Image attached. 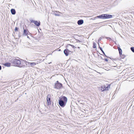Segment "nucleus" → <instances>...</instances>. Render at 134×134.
I'll list each match as a JSON object with an SVG mask.
<instances>
[{
	"label": "nucleus",
	"mask_w": 134,
	"mask_h": 134,
	"mask_svg": "<svg viewBox=\"0 0 134 134\" xmlns=\"http://www.w3.org/2000/svg\"><path fill=\"white\" fill-rule=\"evenodd\" d=\"M70 52L68 49H66L64 50V53L66 56H68L69 55V52Z\"/></svg>",
	"instance_id": "0eeeda50"
},
{
	"label": "nucleus",
	"mask_w": 134,
	"mask_h": 134,
	"mask_svg": "<svg viewBox=\"0 0 134 134\" xmlns=\"http://www.w3.org/2000/svg\"><path fill=\"white\" fill-rule=\"evenodd\" d=\"M83 23V20L82 19H80L78 21L77 23L78 25H80L82 24Z\"/></svg>",
	"instance_id": "6e6552de"
},
{
	"label": "nucleus",
	"mask_w": 134,
	"mask_h": 134,
	"mask_svg": "<svg viewBox=\"0 0 134 134\" xmlns=\"http://www.w3.org/2000/svg\"><path fill=\"white\" fill-rule=\"evenodd\" d=\"M112 17V16L111 15L108 14H103L99 16H97L96 18L101 19H106L108 18H111Z\"/></svg>",
	"instance_id": "f03ea898"
},
{
	"label": "nucleus",
	"mask_w": 134,
	"mask_h": 134,
	"mask_svg": "<svg viewBox=\"0 0 134 134\" xmlns=\"http://www.w3.org/2000/svg\"><path fill=\"white\" fill-rule=\"evenodd\" d=\"M30 21L31 23H33L37 26H39L40 25V21H37L31 20H30Z\"/></svg>",
	"instance_id": "39448f33"
},
{
	"label": "nucleus",
	"mask_w": 134,
	"mask_h": 134,
	"mask_svg": "<svg viewBox=\"0 0 134 134\" xmlns=\"http://www.w3.org/2000/svg\"><path fill=\"white\" fill-rule=\"evenodd\" d=\"M98 44H99V43L98 42Z\"/></svg>",
	"instance_id": "7c9ffc66"
},
{
	"label": "nucleus",
	"mask_w": 134,
	"mask_h": 134,
	"mask_svg": "<svg viewBox=\"0 0 134 134\" xmlns=\"http://www.w3.org/2000/svg\"><path fill=\"white\" fill-rule=\"evenodd\" d=\"M47 101L48 105L51 104V95L50 94H48L47 97Z\"/></svg>",
	"instance_id": "423d86ee"
},
{
	"label": "nucleus",
	"mask_w": 134,
	"mask_h": 134,
	"mask_svg": "<svg viewBox=\"0 0 134 134\" xmlns=\"http://www.w3.org/2000/svg\"><path fill=\"white\" fill-rule=\"evenodd\" d=\"M99 48H100V50L103 53H104V51H103L102 48L101 47H100L99 46Z\"/></svg>",
	"instance_id": "dca6fc26"
},
{
	"label": "nucleus",
	"mask_w": 134,
	"mask_h": 134,
	"mask_svg": "<svg viewBox=\"0 0 134 134\" xmlns=\"http://www.w3.org/2000/svg\"><path fill=\"white\" fill-rule=\"evenodd\" d=\"M27 38H29V36H28L27 35Z\"/></svg>",
	"instance_id": "bb28decb"
},
{
	"label": "nucleus",
	"mask_w": 134,
	"mask_h": 134,
	"mask_svg": "<svg viewBox=\"0 0 134 134\" xmlns=\"http://www.w3.org/2000/svg\"><path fill=\"white\" fill-rule=\"evenodd\" d=\"M103 37H101L99 38L98 40V42H99V41H101V40L103 38Z\"/></svg>",
	"instance_id": "f3484780"
},
{
	"label": "nucleus",
	"mask_w": 134,
	"mask_h": 134,
	"mask_svg": "<svg viewBox=\"0 0 134 134\" xmlns=\"http://www.w3.org/2000/svg\"><path fill=\"white\" fill-rule=\"evenodd\" d=\"M12 14L14 15L15 14L16 11L14 9H12L10 10Z\"/></svg>",
	"instance_id": "9d476101"
},
{
	"label": "nucleus",
	"mask_w": 134,
	"mask_h": 134,
	"mask_svg": "<svg viewBox=\"0 0 134 134\" xmlns=\"http://www.w3.org/2000/svg\"><path fill=\"white\" fill-rule=\"evenodd\" d=\"M30 63V65L32 67L34 66L36 64V63L34 62Z\"/></svg>",
	"instance_id": "ddd939ff"
},
{
	"label": "nucleus",
	"mask_w": 134,
	"mask_h": 134,
	"mask_svg": "<svg viewBox=\"0 0 134 134\" xmlns=\"http://www.w3.org/2000/svg\"><path fill=\"white\" fill-rule=\"evenodd\" d=\"M104 88H103V89H101V90L102 91H103L106 90V88H105V87H104Z\"/></svg>",
	"instance_id": "aec40b11"
},
{
	"label": "nucleus",
	"mask_w": 134,
	"mask_h": 134,
	"mask_svg": "<svg viewBox=\"0 0 134 134\" xmlns=\"http://www.w3.org/2000/svg\"><path fill=\"white\" fill-rule=\"evenodd\" d=\"M55 15H56V16H58V15H59L58 14H55Z\"/></svg>",
	"instance_id": "393cba45"
},
{
	"label": "nucleus",
	"mask_w": 134,
	"mask_h": 134,
	"mask_svg": "<svg viewBox=\"0 0 134 134\" xmlns=\"http://www.w3.org/2000/svg\"><path fill=\"white\" fill-rule=\"evenodd\" d=\"M77 48H80V47H77Z\"/></svg>",
	"instance_id": "c85d7f7f"
},
{
	"label": "nucleus",
	"mask_w": 134,
	"mask_h": 134,
	"mask_svg": "<svg viewBox=\"0 0 134 134\" xmlns=\"http://www.w3.org/2000/svg\"><path fill=\"white\" fill-rule=\"evenodd\" d=\"M131 51L133 53H134V47H131L130 48Z\"/></svg>",
	"instance_id": "2eb2a0df"
},
{
	"label": "nucleus",
	"mask_w": 134,
	"mask_h": 134,
	"mask_svg": "<svg viewBox=\"0 0 134 134\" xmlns=\"http://www.w3.org/2000/svg\"><path fill=\"white\" fill-rule=\"evenodd\" d=\"M105 55V56H106V57H107L106 55H105V53H103Z\"/></svg>",
	"instance_id": "a878e982"
},
{
	"label": "nucleus",
	"mask_w": 134,
	"mask_h": 134,
	"mask_svg": "<svg viewBox=\"0 0 134 134\" xmlns=\"http://www.w3.org/2000/svg\"><path fill=\"white\" fill-rule=\"evenodd\" d=\"M67 98L64 96H62L61 98H59L58 100V103L62 107H64L66 104L67 102Z\"/></svg>",
	"instance_id": "f257e3e1"
},
{
	"label": "nucleus",
	"mask_w": 134,
	"mask_h": 134,
	"mask_svg": "<svg viewBox=\"0 0 134 134\" xmlns=\"http://www.w3.org/2000/svg\"><path fill=\"white\" fill-rule=\"evenodd\" d=\"M21 61H22L21 62H22V63H23H23H25V61H24V60H21Z\"/></svg>",
	"instance_id": "412c9836"
},
{
	"label": "nucleus",
	"mask_w": 134,
	"mask_h": 134,
	"mask_svg": "<svg viewBox=\"0 0 134 134\" xmlns=\"http://www.w3.org/2000/svg\"><path fill=\"white\" fill-rule=\"evenodd\" d=\"M68 45L71 46L73 48H74L75 47H74V46L73 45H71V44H69Z\"/></svg>",
	"instance_id": "6ab92c4d"
},
{
	"label": "nucleus",
	"mask_w": 134,
	"mask_h": 134,
	"mask_svg": "<svg viewBox=\"0 0 134 134\" xmlns=\"http://www.w3.org/2000/svg\"><path fill=\"white\" fill-rule=\"evenodd\" d=\"M121 57L122 58H124V56H123L122 55H121Z\"/></svg>",
	"instance_id": "5701e85b"
},
{
	"label": "nucleus",
	"mask_w": 134,
	"mask_h": 134,
	"mask_svg": "<svg viewBox=\"0 0 134 134\" xmlns=\"http://www.w3.org/2000/svg\"><path fill=\"white\" fill-rule=\"evenodd\" d=\"M62 83H59L58 81L56 82L54 86V88L57 89H61L62 88Z\"/></svg>",
	"instance_id": "20e7f679"
},
{
	"label": "nucleus",
	"mask_w": 134,
	"mask_h": 134,
	"mask_svg": "<svg viewBox=\"0 0 134 134\" xmlns=\"http://www.w3.org/2000/svg\"><path fill=\"white\" fill-rule=\"evenodd\" d=\"M104 60L106 62H108V59L107 58H105Z\"/></svg>",
	"instance_id": "4be33fe9"
},
{
	"label": "nucleus",
	"mask_w": 134,
	"mask_h": 134,
	"mask_svg": "<svg viewBox=\"0 0 134 134\" xmlns=\"http://www.w3.org/2000/svg\"><path fill=\"white\" fill-rule=\"evenodd\" d=\"M110 85H109V86H108V87H110Z\"/></svg>",
	"instance_id": "c756f323"
},
{
	"label": "nucleus",
	"mask_w": 134,
	"mask_h": 134,
	"mask_svg": "<svg viewBox=\"0 0 134 134\" xmlns=\"http://www.w3.org/2000/svg\"><path fill=\"white\" fill-rule=\"evenodd\" d=\"M18 29H19L18 27H16L15 28V31H18Z\"/></svg>",
	"instance_id": "a211bd4d"
},
{
	"label": "nucleus",
	"mask_w": 134,
	"mask_h": 134,
	"mask_svg": "<svg viewBox=\"0 0 134 134\" xmlns=\"http://www.w3.org/2000/svg\"><path fill=\"white\" fill-rule=\"evenodd\" d=\"M2 69L1 66L0 65V70H1Z\"/></svg>",
	"instance_id": "b1692460"
},
{
	"label": "nucleus",
	"mask_w": 134,
	"mask_h": 134,
	"mask_svg": "<svg viewBox=\"0 0 134 134\" xmlns=\"http://www.w3.org/2000/svg\"><path fill=\"white\" fill-rule=\"evenodd\" d=\"M5 66L9 67L10 66V64L9 63H6L4 64Z\"/></svg>",
	"instance_id": "f8f14e48"
},
{
	"label": "nucleus",
	"mask_w": 134,
	"mask_h": 134,
	"mask_svg": "<svg viewBox=\"0 0 134 134\" xmlns=\"http://www.w3.org/2000/svg\"><path fill=\"white\" fill-rule=\"evenodd\" d=\"M110 38H110H109V37H108V38Z\"/></svg>",
	"instance_id": "cd10ccee"
},
{
	"label": "nucleus",
	"mask_w": 134,
	"mask_h": 134,
	"mask_svg": "<svg viewBox=\"0 0 134 134\" xmlns=\"http://www.w3.org/2000/svg\"><path fill=\"white\" fill-rule=\"evenodd\" d=\"M78 41H80L79 40H78Z\"/></svg>",
	"instance_id": "2f4dec72"
},
{
	"label": "nucleus",
	"mask_w": 134,
	"mask_h": 134,
	"mask_svg": "<svg viewBox=\"0 0 134 134\" xmlns=\"http://www.w3.org/2000/svg\"><path fill=\"white\" fill-rule=\"evenodd\" d=\"M93 47L94 48H96V43L94 42L93 43Z\"/></svg>",
	"instance_id": "4468645a"
},
{
	"label": "nucleus",
	"mask_w": 134,
	"mask_h": 134,
	"mask_svg": "<svg viewBox=\"0 0 134 134\" xmlns=\"http://www.w3.org/2000/svg\"><path fill=\"white\" fill-rule=\"evenodd\" d=\"M28 32L29 33V31H27L26 30L24 29V32H23V36H26L27 35V34H28V33H27Z\"/></svg>",
	"instance_id": "1a4fd4ad"
},
{
	"label": "nucleus",
	"mask_w": 134,
	"mask_h": 134,
	"mask_svg": "<svg viewBox=\"0 0 134 134\" xmlns=\"http://www.w3.org/2000/svg\"><path fill=\"white\" fill-rule=\"evenodd\" d=\"M12 61L13 63L16 66L21 67L23 66L21 63V61L19 59H15L13 60Z\"/></svg>",
	"instance_id": "7ed1b4c3"
},
{
	"label": "nucleus",
	"mask_w": 134,
	"mask_h": 134,
	"mask_svg": "<svg viewBox=\"0 0 134 134\" xmlns=\"http://www.w3.org/2000/svg\"><path fill=\"white\" fill-rule=\"evenodd\" d=\"M118 49L119 50V53L120 55V56L121 57V55H122V49L118 47Z\"/></svg>",
	"instance_id": "9b49d317"
}]
</instances>
